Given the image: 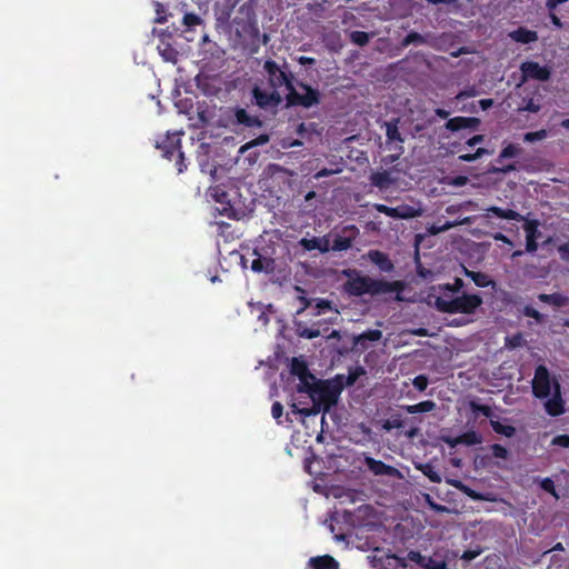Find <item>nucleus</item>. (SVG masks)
Returning <instances> with one entry per match:
<instances>
[{
    "label": "nucleus",
    "instance_id": "obj_1",
    "mask_svg": "<svg viewBox=\"0 0 569 569\" xmlns=\"http://www.w3.org/2000/svg\"><path fill=\"white\" fill-rule=\"evenodd\" d=\"M263 70L268 78L271 89L278 90L286 87L288 93L286 101L288 107H302L309 109L320 103L321 94L316 88L305 82H299L298 87L305 91L300 93L293 86V74L288 70L287 63L281 68L274 60L268 59L263 63Z\"/></svg>",
    "mask_w": 569,
    "mask_h": 569
},
{
    "label": "nucleus",
    "instance_id": "obj_2",
    "mask_svg": "<svg viewBox=\"0 0 569 569\" xmlns=\"http://www.w3.org/2000/svg\"><path fill=\"white\" fill-rule=\"evenodd\" d=\"M347 274L349 279L345 282L343 290L349 296H379L396 292L395 300L403 301V297L400 293L405 290V282L401 280L387 281L383 279H373L369 276H361L356 270Z\"/></svg>",
    "mask_w": 569,
    "mask_h": 569
},
{
    "label": "nucleus",
    "instance_id": "obj_3",
    "mask_svg": "<svg viewBox=\"0 0 569 569\" xmlns=\"http://www.w3.org/2000/svg\"><path fill=\"white\" fill-rule=\"evenodd\" d=\"M482 303L483 300L478 293L452 296L447 292L445 297H436L433 306L442 313L473 315Z\"/></svg>",
    "mask_w": 569,
    "mask_h": 569
},
{
    "label": "nucleus",
    "instance_id": "obj_4",
    "mask_svg": "<svg viewBox=\"0 0 569 569\" xmlns=\"http://www.w3.org/2000/svg\"><path fill=\"white\" fill-rule=\"evenodd\" d=\"M312 401V407L307 409H298L293 403L292 408L295 412H298L305 417H309L312 415H317L320 411L327 412L333 407L338 401V391L330 387L329 385L320 381L313 393L310 397Z\"/></svg>",
    "mask_w": 569,
    "mask_h": 569
},
{
    "label": "nucleus",
    "instance_id": "obj_5",
    "mask_svg": "<svg viewBox=\"0 0 569 569\" xmlns=\"http://www.w3.org/2000/svg\"><path fill=\"white\" fill-rule=\"evenodd\" d=\"M486 216L489 217L493 214L501 219L515 220V221H525L523 230L526 232V238L538 240L541 237V232L539 231V221L536 219L528 220L518 211L512 209H503L497 206H491L486 209Z\"/></svg>",
    "mask_w": 569,
    "mask_h": 569
},
{
    "label": "nucleus",
    "instance_id": "obj_6",
    "mask_svg": "<svg viewBox=\"0 0 569 569\" xmlns=\"http://www.w3.org/2000/svg\"><path fill=\"white\" fill-rule=\"evenodd\" d=\"M252 102L259 109L276 114L278 108L282 103V97L278 90L268 91L259 86H254L251 90Z\"/></svg>",
    "mask_w": 569,
    "mask_h": 569
},
{
    "label": "nucleus",
    "instance_id": "obj_7",
    "mask_svg": "<svg viewBox=\"0 0 569 569\" xmlns=\"http://www.w3.org/2000/svg\"><path fill=\"white\" fill-rule=\"evenodd\" d=\"M157 148L162 150V154L168 160H176V167L179 173L183 172L187 168L184 163V156L181 151L180 138L177 133L167 136V138L157 144Z\"/></svg>",
    "mask_w": 569,
    "mask_h": 569
},
{
    "label": "nucleus",
    "instance_id": "obj_8",
    "mask_svg": "<svg viewBox=\"0 0 569 569\" xmlns=\"http://www.w3.org/2000/svg\"><path fill=\"white\" fill-rule=\"evenodd\" d=\"M519 70L521 72V83L528 82L529 80L545 82L551 77V68L549 66H540L538 62L531 60L523 61Z\"/></svg>",
    "mask_w": 569,
    "mask_h": 569
},
{
    "label": "nucleus",
    "instance_id": "obj_9",
    "mask_svg": "<svg viewBox=\"0 0 569 569\" xmlns=\"http://www.w3.org/2000/svg\"><path fill=\"white\" fill-rule=\"evenodd\" d=\"M532 393L538 399H546L551 395V379L546 366L539 365L532 379Z\"/></svg>",
    "mask_w": 569,
    "mask_h": 569
},
{
    "label": "nucleus",
    "instance_id": "obj_10",
    "mask_svg": "<svg viewBox=\"0 0 569 569\" xmlns=\"http://www.w3.org/2000/svg\"><path fill=\"white\" fill-rule=\"evenodd\" d=\"M363 462L367 467V469L373 475V476H386L395 479L402 478V475L400 470H398L396 467L385 463L381 460H377L370 456H365Z\"/></svg>",
    "mask_w": 569,
    "mask_h": 569
},
{
    "label": "nucleus",
    "instance_id": "obj_11",
    "mask_svg": "<svg viewBox=\"0 0 569 569\" xmlns=\"http://www.w3.org/2000/svg\"><path fill=\"white\" fill-rule=\"evenodd\" d=\"M198 89L207 97H218L221 92V80L216 76L199 74L196 77Z\"/></svg>",
    "mask_w": 569,
    "mask_h": 569
},
{
    "label": "nucleus",
    "instance_id": "obj_12",
    "mask_svg": "<svg viewBox=\"0 0 569 569\" xmlns=\"http://www.w3.org/2000/svg\"><path fill=\"white\" fill-rule=\"evenodd\" d=\"M546 412L551 417H558L565 413V401L561 396V388L558 381L553 382V393L545 402Z\"/></svg>",
    "mask_w": 569,
    "mask_h": 569
},
{
    "label": "nucleus",
    "instance_id": "obj_13",
    "mask_svg": "<svg viewBox=\"0 0 569 569\" xmlns=\"http://www.w3.org/2000/svg\"><path fill=\"white\" fill-rule=\"evenodd\" d=\"M375 209L387 217L396 219H410L417 216L415 208L409 204H401L393 208L378 203L375 206Z\"/></svg>",
    "mask_w": 569,
    "mask_h": 569
},
{
    "label": "nucleus",
    "instance_id": "obj_14",
    "mask_svg": "<svg viewBox=\"0 0 569 569\" xmlns=\"http://www.w3.org/2000/svg\"><path fill=\"white\" fill-rule=\"evenodd\" d=\"M481 121L479 118L476 117H453L448 119V121L445 123V128L451 132H457L465 129L470 130H478L480 127Z\"/></svg>",
    "mask_w": 569,
    "mask_h": 569
},
{
    "label": "nucleus",
    "instance_id": "obj_15",
    "mask_svg": "<svg viewBox=\"0 0 569 569\" xmlns=\"http://www.w3.org/2000/svg\"><path fill=\"white\" fill-rule=\"evenodd\" d=\"M382 338V331L379 329H370L353 337V349L360 352L366 351L370 347V342H377Z\"/></svg>",
    "mask_w": 569,
    "mask_h": 569
},
{
    "label": "nucleus",
    "instance_id": "obj_16",
    "mask_svg": "<svg viewBox=\"0 0 569 569\" xmlns=\"http://www.w3.org/2000/svg\"><path fill=\"white\" fill-rule=\"evenodd\" d=\"M236 123L247 128H260L263 122L258 116H252L243 108L234 109Z\"/></svg>",
    "mask_w": 569,
    "mask_h": 569
},
{
    "label": "nucleus",
    "instance_id": "obj_17",
    "mask_svg": "<svg viewBox=\"0 0 569 569\" xmlns=\"http://www.w3.org/2000/svg\"><path fill=\"white\" fill-rule=\"evenodd\" d=\"M368 257L383 272H392L395 264L389 256L380 250H370Z\"/></svg>",
    "mask_w": 569,
    "mask_h": 569
},
{
    "label": "nucleus",
    "instance_id": "obj_18",
    "mask_svg": "<svg viewBox=\"0 0 569 569\" xmlns=\"http://www.w3.org/2000/svg\"><path fill=\"white\" fill-rule=\"evenodd\" d=\"M463 273H465L466 277L470 278L477 287H480V288H486V287L496 288V284H497L496 281H493L490 278V276L485 273V272L472 271V270H469L466 267H463Z\"/></svg>",
    "mask_w": 569,
    "mask_h": 569
},
{
    "label": "nucleus",
    "instance_id": "obj_19",
    "mask_svg": "<svg viewBox=\"0 0 569 569\" xmlns=\"http://www.w3.org/2000/svg\"><path fill=\"white\" fill-rule=\"evenodd\" d=\"M309 567L311 569H340L339 562L329 555L310 558Z\"/></svg>",
    "mask_w": 569,
    "mask_h": 569
},
{
    "label": "nucleus",
    "instance_id": "obj_20",
    "mask_svg": "<svg viewBox=\"0 0 569 569\" xmlns=\"http://www.w3.org/2000/svg\"><path fill=\"white\" fill-rule=\"evenodd\" d=\"M451 447H455L456 445L462 443L466 446H475L482 442V437L480 433H478L475 430H469L463 432L462 435L458 436L457 438L452 440L447 441Z\"/></svg>",
    "mask_w": 569,
    "mask_h": 569
},
{
    "label": "nucleus",
    "instance_id": "obj_21",
    "mask_svg": "<svg viewBox=\"0 0 569 569\" xmlns=\"http://www.w3.org/2000/svg\"><path fill=\"white\" fill-rule=\"evenodd\" d=\"M509 37L516 41L523 44H528L538 40V33L533 30H529L525 27H519L518 29L511 31Z\"/></svg>",
    "mask_w": 569,
    "mask_h": 569
},
{
    "label": "nucleus",
    "instance_id": "obj_22",
    "mask_svg": "<svg viewBox=\"0 0 569 569\" xmlns=\"http://www.w3.org/2000/svg\"><path fill=\"white\" fill-rule=\"evenodd\" d=\"M465 287V282L460 278H455L453 283H439L438 286L433 287V291L438 292V297H445L446 293L457 296L462 288Z\"/></svg>",
    "mask_w": 569,
    "mask_h": 569
},
{
    "label": "nucleus",
    "instance_id": "obj_23",
    "mask_svg": "<svg viewBox=\"0 0 569 569\" xmlns=\"http://www.w3.org/2000/svg\"><path fill=\"white\" fill-rule=\"evenodd\" d=\"M254 254H257L258 257L256 259H253L251 262L252 271L270 273L274 270L276 262L272 258L262 257V256L258 254L256 250H254Z\"/></svg>",
    "mask_w": 569,
    "mask_h": 569
},
{
    "label": "nucleus",
    "instance_id": "obj_24",
    "mask_svg": "<svg viewBox=\"0 0 569 569\" xmlns=\"http://www.w3.org/2000/svg\"><path fill=\"white\" fill-rule=\"evenodd\" d=\"M369 180L373 187H377L380 190L388 189L393 183V179L387 170L372 172Z\"/></svg>",
    "mask_w": 569,
    "mask_h": 569
},
{
    "label": "nucleus",
    "instance_id": "obj_25",
    "mask_svg": "<svg viewBox=\"0 0 569 569\" xmlns=\"http://www.w3.org/2000/svg\"><path fill=\"white\" fill-rule=\"evenodd\" d=\"M537 298L540 302L551 305L556 308L566 307L569 303V298L560 292L540 293Z\"/></svg>",
    "mask_w": 569,
    "mask_h": 569
},
{
    "label": "nucleus",
    "instance_id": "obj_26",
    "mask_svg": "<svg viewBox=\"0 0 569 569\" xmlns=\"http://www.w3.org/2000/svg\"><path fill=\"white\" fill-rule=\"evenodd\" d=\"M244 32L249 36L250 42V53H258L260 50V29L257 22L249 23L244 29Z\"/></svg>",
    "mask_w": 569,
    "mask_h": 569
},
{
    "label": "nucleus",
    "instance_id": "obj_27",
    "mask_svg": "<svg viewBox=\"0 0 569 569\" xmlns=\"http://www.w3.org/2000/svg\"><path fill=\"white\" fill-rule=\"evenodd\" d=\"M436 407H437V405L435 401L425 400V401H421L416 405L402 406V409L410 415H415V413L430 412V411L435 410Z\"/></svg>",
    "mask_w": 569,
    "mask_h": 569
},
{
    "label": "nucleus",
    "instance_id": "obj_28",
    "mask_svg": "<svg viewBox=\"0 0 569 569\" xmlns=\"http://www.w3.org/2000/svg\"><path fill=\"white\" fill-rule=\"evenodd\" d=\"M319 382L320 380H317L316 377L311 373L308 377L299 378L297 390L298 392L308 393L309 397H311Z\"/></svg>",
    "mask_w": 569,
    "mask_h": 569
},
{
    "label": "nucleus",
    "instance_id": "obj_29",
    "mask_svg": "<svg viewBox=\"0 0 569 569\" xmlns=\"http://www.w3.org/2000/svg\"><path fill=\"white\" fill-rule=\"evenodd\" d=\"M399 119H393L389 122H386V137L387 142H403V138L401 137V133L398 128Z\"/></svg>",
    "mask_w": 569,
    "mask_h": 569
},
{
    "label": "nucleus",
    "instance_id": "obj_30",
    "mask_svg": "<svg viewBox=\"0 0 569 569\" xmlns=\"http://www.w3.org/2000/svg\"><path fill=\"white\" fill-rule=\"evenodd\" d=\"M290 372H291V375L296 376L298 379L308 377L309 375H311L306 361L298 359V358L292 359L291 365H290Z\"/></svg>",
    "mask_w": 569,
    "mask_h": 569
},
{
    "label": "nucleus",
    "instance_id": "obj_31",
    "mask_svg": "<svg viewBox=\"0 0 569 569\" xmlns=\"http://www.w3.org/2000/svg\"><path fill=\"white\" fill-rule=\"evenodd\" d=\"M491 428L495 432L511 438L516 435V428L510 425H502L497 420H490Z\"/></svg>",
    "mask_w": 569,
    "mask_h": 569
},
{
    "label": "nucleus",
    "instance_id": "obj_32",
    "mask_svg": "<svg viewBox=\"0 0 569 569\" xmlns=\"http://www.w3.org/2000/svg\"><path fill=\"white\" fill-rule=\"evenodd\" d=\"M520 152H521V148L518 144L509 143L502 148L497 161L500 162L502 159L515 158V157L519 156Z\"/></svg>",
    "mask_w": 569,
    "mask_h": 569
},
{
    "label": "nucleus",
    "instance_id": "obj_33",
    "mask_svg": "<svg viewBox=\"0 0 569 569\" xmlns=\"http://www.w3.org/2000/svg\"><path fill=\"white\" fill-rule=\"evenodd\" d=\"M352 246V239L348 237L337 236L331 244L333 251H345Z\"/></svg>",
    "mask_w": 569,
    "mask_h": 569
},
{
    "label": "nucleus",
    "instance_id": "obj_34",
    "mask_svg": "<svg viewBox=\"0 0 569 569\" xmlns=\"http://www.w3.org/2000/svg\"><path fill=\"white\" fill-rule=\"evenodd\" d=\"M403 427V420L401 418V415H392L390 418L386 419L382 422V428L386 431H391L393 429H400Z\"/></svg>",
    "mask_w": 569,
    "mask_h": 569
},
{
    "label": "nucleus",
    "instance_id": "obj_35",
    "mask_svg": "<svg viewBox=\"0 0 569 569\" xmlns=\"http://www.w3.org/2000/svg\"><path fill=\"white\" fill-rule=\"evenodd\" d=\"M427 40L422 34L411 31L402 39L401 44L408 47L410 44H425Z\"/></svg>",
    "mask_w": 569,
    "mask_h": 569
},
{
    "label": "nucleus",
    "instance_id": "obj_36",
    "mask_svg": "<svg viewBox=\"0 0 569 569\" xmlns=\"http://www.w3.org/2000/svg\"><path fill=\"white\" fill-rule=\"evenodd\" d=\"M423 569H449L445 560H438L430 556H426L422 565Z\"/></svg>",
    "mask_w": 569,
    "mask_h": 569
},
{
    "label": "nucleus",
    "instance_id": "obj_37",
    "mask_svg": "<svg viewBox=\"0 0 569 569\" xmlns=\"http://www.w3.org/2000/svg\"><path fill=\"white\" fill-rule=\"evenodd\" d=\"M350 39L355 44L363 47L369 42L370 36L368 32L365 31H352L350 34Z\"/></svg>",
    "mask_w": 569,
    "mask_h": 569
},
{
    "label": "nucleus",
    "instance_id": "obj_38",
    "mask_svg": "<svg viewBox=\"0 0 569 569\" xmlns=\"http://www.w3.org/2000/svg\"><path fill=\"white\" fill-rule=\"evenodd\" d=\"M298 243L305 251L319 250L318 237L311 239L301 238Z\"/></svg>",
    "mask_w": 569,
    "mask_h": 569
},
{
    "label": "nucleus",
    "instance_id": "obj_39",
    "mask_svg": "<svg viewBox=\"0 0 569 569\" xmlns=\"http://www.w3.org/2000/svg\"><path fill=\"white\" fill-rule=\"evenodd\" d=\"M470 409L476 413H481L482 416L490 418L492 416V409L491 407L487 405H481L476 401H470Z\"/></svg>",
    "mask_w": 569,
    "mask_h": 569
},
{
    "label": "nucleus",
    "instance_id": "obj_40",
    "mask_svg": "<svg viewBox=\"0 0 569 569\" xmlns=\"http://www.w3.org/2000/svg\"><path fill=\"white\" fill-rule=\"evenodd\" d=\"M547 136H548L547 130L546 129H541V130H538V131H531V132L525 133L523 140L526 142H535V141H540V140L546 139Z\"/></svg>",
    "mask_w": 569,
    "mask_h": 569
},
{
    "label": "nucleus",
    "instance_id": "obj_41",
    "mask_svg": "<svg viewBox=\"0 0 569 569\" xmlns=\"http://www.w3.org/2000/svg\"><path fill=\"white\" fill-rule=\"evenodd\" d=\"M201 23H202V19L198 14H196L193 12H187L183 16V24L188 29H192L193 27L199 26Z\"/></svg>",
    "mask_w": 569,
    "mask_h": 569
},
{
    "label": "nucleus",
    "instance_id": "obj_42",
    "mask_svg": "<svg viewBox=\"0 0 569 569\" xmlns=\"http://www.w3.org/2000/svg\"><path fill=\"white\" fill-rule=\"evenodd\" d=\"M489 153V151L485 148H478L475 153H465L459 156V160L465 162H472L477 159L481 158L483 154Z\"/></svg>",
    "mask_w": 569,
    "mask_h": 569
},
{
    "label": "nucleus",
    "instance_id": "obj_43",
    "mask_svg": "<svg viewBox=\"0 0 569 569\" xmlns=\"http://www.w3.org/2000/svg\"><path fill=\"white\" fill-rule=\"evenodd\" d=\"M421 471L423 472L425 476H427L430 479V481H432V482L441 481L440 475L435 470V468L431 465L427 463V465L422 466Z\"/></svg>",
    "mask_w": 569,
    "mask_h": 569
},
{
    "label": "nucleus",
    "instance_id": "obj_44",
    "mask_svg": "<svg viewBox=\"0 0 569 569\" xmlns=\"http://www.w3.org/2000/svg\"><path fill=\"white\" fill-rule=\"evenodd\" d=\"M318 328H298V336L306 339H313L320 336Z\"/></svg>",
    "mask_w": 569,
    "mask_h": 569
},
{
    "label": "nucleus",
    "instance_id": "obj_45",
    "mask_svg": "<svg viewBox=\"0 0 569 569\" xmlns=\"http://www.w3.org/2000/svg\"><path fill=\"white\" fill-rule=\"evenodd\" d=\"M540 487L546 492L552 495L556 499L559 498V496H558V493L556 491L555 482H553V480L551 478L542 479L541 482H540Z\"/></svg>",
    "mask_w": 569,
    "mask_h": 569
},
{
    "label": "nucleus",
    "instance_id": "obj_46",
    "mask_svg": "<svg viewBox=\"0 0 569 569\" xmlns=\"http://www.w3.org/2000/svg\"><path fill=\"white\" fill-rule=\"evenodd\" d=\"M269 136L267 133H262L260 136H258L256 139L249 141L248 143H246L241 150H247L249 148H252V147H257V146H262V144H266L268 141H269Z\"/></svg>",
    "mask_w": 569,
    "mask_h": 569
},
{
    "label": "nucleus",
    "instance_id": "obj_47",
    "mask_svg": "<svg viewBox=\"0 0 569 569\" xmlns=\"http://www.w3.org/2000/svg\"><path fill=\"white\" fill-rule=\"evenodd\" d=\"M522 336L521 333H516L513 336L506 337L505 346L508 349H516L521 346Z\"/></svg>",
    "mask_w": 569,
    "mask_h": 569
},
{
    "label": "nucleus",
    "instance_id": "obj_48",
    "mask_svg": "<svg viewBox=\"0 0 569 569\" xmlns=\"http://www.w3.org/2000/svg\"><path fill=\"white\" fill-rule=\"evenodd\" d=\"M406 559L408 561L413 562V563H416V565H418L419 567L422 568V565H423V561L426 559V556L421 555V552H419V551L410 550L407 553Z\"/></svg>",
    "mask_w": 569,
    "mask_h": 569
},
{
    "label": "nucleus",
    "instance_id": "obj_49",
    "mask_svg": "<svg viewBox=\"0 0 569 569\" xmlns=\"http://www.w3.org/2000/svg\"><path fill=\"white\" fill-rule=\"evenodd\" d=\"M522 313L528 317L532 318L538 322H541L543 320L542 313H540L537 309H535L532 306H525L522 309Z\"/></svg>",
    "mask_w": 569,
    "mask_h": 569
},
{
    "label": "nucleus",
    "instance_id": "obj_50",
    "mask_svg": "<svg viewBox=\"0 0 569 569\" xmlns=\"http://www.w3.org/2000/svg\"><path fill=\"white\" fill-rule=\"evenodd\" d=\"M551 446L569 448V435H558L552 438Z\"/></svg>",
    "mask_w": 569,
    "mask_h": 569
},
{
    "label": "nucleus",
    "instance_id": "obj_51",
    "mask_svg": "<svg viewBox=\"0 0 569 569\" xmlns=\"http://www.w3.org/2000/svg\"><path fill=\"white\" fill-rule=\"evenodd\" d=\"M330 309H332V307H331V302L329 300L318 299L315 305V310H316L315 315H321L326 310H330Z\"/></svg>",
    "mask_w": 569,
    "mask_h": 569
},
{
    "label": "nucleus",
    "instance_id": "obj_52",
    "mask_svg": "<svg viewBox=\"0 0 569 569\" xmlns=\"http://www.w3.org/2000/svg\"><path fill=\"white\" fill-rule=\"evenodd\" d=\"M491 451L495 458L507 459L508 457V450L499 443L492 445Z\"/></svg>",
    "mask_w": 569,
    "mask_h": 569
},
{
    "label": "nucleus",
    "instance_id": "obj_53",
    "mask_svg": "<svg viewBox=\"0 0 569 569\" xmlns=\"http://www.w3.org/2000/svg\"><path fill=\"white\" fill-rule=\"evenodd\" d=\"M516 170H517L516 164L515 163H509V164H506L503 167H492V168L489 169V172L490 173L507 174V173L516 171Z\"/></svg>",
    "mask_w": 569,
    "mask_h": 569
},
{
    "label": "nucleus",
    "instance_id": "obj_54",
    "mask_svg": "<svg viewBox=\"0 0 569 569\" xmlns=\"http://www.w3.org/2000/svg\"><path fill=\"white\" fill-rule=\"evenodd\" d=\"M413 387L419 391H425L428 387V378L423 375H419L413 379Z\"/></svg>",
    "mask_w": 569,
    "mask_h": 569
},
{
    "label": "nucleus",
    "instance_id": "obj_55",
    "mask_svg": "<svg viewBox=\"0 0 569 569\" xmlns=\"http://www.w3.org/2000/svg\"><path fill=\"white\" fill-rule=\"evenodd\" d=\"M318 241H319V251L320 252L326 253L329 250H331L330 240L327 236L318 237Z\"/></svg>",
    "mask_w": 569,
    "mask_h": 569
},
{
    "label": "nucleus",
    "instance_id": "obj_56",
    "mask_svg": "<svg viewBox=\"0 0 569 569\" xmlns=\"http://www.w3.org/2000/svg\"><path fill=\"white\" fill-rule=\"evenodd\" d=\"M271 415L276 420H279L283 415V407L279 401L272 403Z\"/></svg>",
    "mask_w": 569,
    "mask_h": 569
},
{
    "label": "nucleus",
    "instance_id": "obj_57",
    "mask_svg": "<svg viewBox=\"0 0 569 569\" xmlns=\"http://www.w3.org/2000/svg\"><path fill=\"white\" fill-rule=\"evenodd\" d=\"M538 250V242L536 239L526 238V251L533 253Z\"/></svg>",
    "mask_w": 569,
    "mask_h": 569
},
{
    "label": "nucleus",
    "instance_id": "obj_58",
    "mask_svg": "<svg viewBox=\"0 0 569 569\" xmlns=\"http://www.w3.org/2000/svg\"><path fill=\"white\" fill-rule=\"evenodd\" d=\"M558 251L562 260H569V241L559 246Z\"/></svg>",
    "mask_w": 569,
    "mask_h": 569
},
{
    "label": "nucleus",
    "instance_id": "obj_59",
    "mask_svg": "<svg viewBox=\"0 0 569 569\" xmlns=\"http://www.w3.org/2000/svg\"><path fill=\"white\" fill-rule=\"evenodd\" d=\"M485 141V136L483 134H476L471 138H469L466 142V144L468 147H475L476 144L478 143H482Z\"/></svg>",
    "mask_w": 569,
    "mask_h": 569
},
{
    "label": "nucleus",
    "instance_id": "obj_60",
    "mask_svg": "<svg viewBox=\"0 0 569 569\" xmlns=\"http://www.w3.org/2000/svg\"><path fill=\"white\" fill-rule=\"evenodd\" d=\"M338 172H339V170H332V169L322 168L321 170H319L315 174V178L316 179H320V178L332 176V174L338 173Z\"/></svg>",
    "mask_w": 569,
    "mask_h": 569
},
{
    "label": "nucleus",
    "instance_id": "obj_61",
    "mask_svg": "<svg viewBox=\"0 0 569 569\" xmlns=\"http://www.w3.org/2000/svg\"><path fill=\"white\" fill-rule=\"evenodd\" d=\"M298 62L301 66H312L316 63V59L312 57L301 56L298 58Z\"/></svg>",
    "mask_w": 569,
    "mask_h": 569
},
{
    "label": "nucleus",
    "instance_id": "obj_62",
    "mask_svg": "<svg viewBox=\"0 0 569 569\" xmlns=\"http://www.w3.org/2000/svg\"><path fill=\"white\" fill-rule=\"evenodd\" d=\"M525 110L526 111H529V112H538L540 110V106L535 103L532 100H530L527 106L525 107Z\"/></svg>",
    "mask_w": 569,
    "mask_h": 569
},
{
    "label": "nucleus",
    "instance_id": "obj_63",
    "mask_svg": "<svg viewBox=\"0 0 569 569\" xmlns=\"http://www.w3.org/2000/svg\"><path fill=\"white\" fill-rule=\"evenodd\" d=\"M299 300H300V302H301L302 307H301V309L298 311V313H300V312H302L303 310H306V309H308V308H310V307H311V300H310V299H308V298H306V297H300V298H299Z\"/></svg>",
    "mask_w": 569,
    "mask_h": 569
},
{
    "label": "nucleus",
    "instance_id": "obj_64",
    "mask_svg": "<svg viewBox=\"0 0 569 569\" xmlns=\"http://www.w3.org/2000/svg\"><path fill=\"white\" fill-rule=\"evenodd\" d=\"M493 239L497 240V241H501V242L508 243V244H512L510 239L507 236H505L503 233H501V232L496 233L493 236Z\"/></svg>",
    "mask_w": 569,
    "mask_h": 569
}]
</instances>
